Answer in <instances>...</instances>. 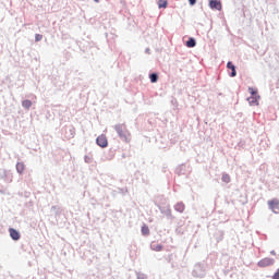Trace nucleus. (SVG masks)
<instances>
[{
    "label": "nucleus",
    "mask_w": 279,
    "mask_h": 279,
    "mask_svg": "<svg viewBox=\"0 0 279 279\" xmlns=\"http://www.w3.org/2000/svg\"><path fill=\"white\" fill-rule=\"evenodd\" d=\"M116 132L119 134L120 138H123L125 141V143H130L131 134L130 131H128V128H125V125H117Z\"/></svg>",
    "instance_id": "obj_1"
},
{
    "label": "nucleus",
    "mask_w": 279,
    "mask_h": 279,
    "mask_svg": "<svg viewBox=\"0 0 279 279\" xmlns=\"http://www.w3.org/2000/svg\"><path fill=\"white\" fill-rule=\"evenodd\" d=\"M250 93H251V97L247 98V101L251 106H258V99L259 96L256 93V90H254V88H248Z\"/></svg>",
    "instance_id": "obj_2"
},
{
    "label": "nucleus",
    "mask_w": 279,
    "mask_h": 279,
    "mask_svg": "<svg viewBox=\"0 0 279 279\" xmlns=\"http://www.w3.org/2000/svg\"><path fill=\"white\" fill-rule=\"evenodd\" d=\"M96 143L98 147L106 148L108 147V137L106 136V134H101L96 138Z\"/></svg>",
    "instance_id": "obj_3"
},
{
    "label": "nucleus",
    "mask_w": 279,
    "mask_h": 279,
    "mask_svg": "<svg viewBox=\"0 0 279 279\" xmlns=\"http://www.w3.org/2000/svg\"><path fill=\"white\" fill-rule=\"evenodd\" d=\"M258 267H270L274 265V258L265 257L257 263Z\"/></svg>",
    "instance_id": "obj_4"
},
{
    "label": "nucleus",
    "mask_w": 279,
    "mask_h": 279,
    "mask_svg": "<svg viewBox=\"0 0 279 279\" xmlns=\"http://www.w3.org/2000/svg\"><path fill=\"white\" fill-rule=\"evenodd\" d=\"M268 207L272 213H276V210H279V199L272 198L271 201H268Z\"/></svg>",
    "instance_id": "obj_5"
},
{
    "label": "nucleus",
    "mask_w": 279,
    "mask_h": 279,
    "mask_svg": "<svg viewBox=\"0 0 279 279\" xmlns=\"http://www.w3.org/2000/svg\"><path fill=\"white\" fill-rule=\"evenodd\" d=\"M9 234L13 241H19L21 239V233L14 228L9 229Z\"/></svg>",
    "instance_id": "obj_6"
},
{
    "label": "nucleus",
    "mask_w": 279,
    "mask_h": 279,
    "mask_svg": "<svg viewBox=\"0 0 279 279\" xmlns=\"http://www.w3.org/2000/svg\"><path fill=\"white\" fill-rule=\"evenodd\" d=\"M209 8H210L211 10L221 11V8H222L221 1H219V0H210V1H209Z\"/></svg>",
    "instance_id": "obj_7"
},
{
    "label": "nucleus",
    "mask_w": 279,
    "mask_h": 279,
    "mask_svg": "<svg viewBox=\"0 0 279 279\" xmlns=\"http://www.w3.org/2000/svg\"><path fill=\"white\" fill-rule=\"evenodd\" d=\"M227 69L231 70V77H236V68L234 66V64H232V62H228L227 63Z\"/></svg>",
    "instance_id": "obj_8"
},
{
    "label": "nucleus",
    "mask_w": 279,
    "mask_h": 279,
    "mask_svg": "<svg viewBox=\"0 0 279 279\" xmlns=\"http://www.w3.org/2000/svg\"><path fill=\"white\" fill-rule=\"evenodd\" d=\"M150 248L153 250V252H162L163 246L162 244L151 243Z\"/></svg>",
    "instance_id": "obj_9"
},
{
    "label": "nucleus",
    "mask_w": 279,
    "mask_h": 279,
    "mask_svg": "<svg viewBox=\"0 0 279 279\" xmlns=\"http://www.w3.org/2000/svg\"><path fill=\"white\" fill-rule=\"evenodd\" d=\"M184 204L183 203H178L175 206H174V210H177L178 213H184Z\"/></svg>",
    "instance_id": "obj_10"
},
{
    "label": "nucleus",
    "mask_w": 279,
    "mask_h": 279,
    "mask_svg": "<svg viewBox=\"0 0 279 279\" xmlns=\"http://www.w3.org/2000/svg\"><path fill=\"white\" fill-rule=\"evenodd\" d=\"M16 171L20 173H23V171H25V163L23 162H17L16 165Z\"/></svg>",
    "instance_id": "obj_11"
},
{
    "label": "nucleus",
    "mask_w": 279,
    "mask_h": 279,
    "mask_svg": "<svg viewBox=\"0 0 279 279\" xmlns=\"http://www.w3.org/2000/svg\"><path fill=\"white\" fill-rule=\"evenodd\" d=\"M22 106L23 108H26V110H29L32 108V102L31 100H23Z\"/></svg>",
    "instance_id": "obj_12"
},
{
    "label": "nucleus",
    "mask_w": 279,
    "mask_h": 279,
    "mask_svg": "<svg viewBox=\"0 0 279 279\" xmlns=\"http://www.w3.org/2000/svg\"><path fill=\"white\" fill-rule=\"evenodd\" d=\"M149 80H150L151 84H156V82H158V74H156V73L150 74Z\"/></svg>",
    "instance_id": "obj_13"
},
{
    "label": "nucleus",
    "mask_w": 279,
    "mask_h": 279,
    "mask_svg": "<svg viewBox=\"0 0 279 279\" xmlns=\"http://www.w3.org/2000/svg\"><path fill=\"white\" fill-rule=\"evenodd\" d=\"M142 234H144V236H148V234H149V227H147V225H144L142 227Z\"/></svg>",
    "instance_id": "obj_14"
},
{
    "label": "nucleus",
    "mask_w": 279,
    "mask_h": 279,
    "mask_svg": "<svg viewBox=\"0 0 279 279\" xmlns=\"http://www.w3.org/2000/svg\"><path fill=\"white\" fill-rule=\"evenodd\" d=\"M158 8H167L168 2L167 0H157Z\"/></svg>",
    "instance_id": "obj_15"
},
{
    "label": "nucleus",
    "mask_w": 279,
    "mask_h": 279,
    "mask_svg": "<svg viewBox=\"0 0 279 279\" xmlns=\"http://www.w3.org/2000/svg\"><path fill=\"white\" fill-rule=\"evenodd\" d=\"M196 43H195V39L193 38H190L187 41H186V47L189 48H193L195 47Z\"/></svg>",
    "instance_id": "obj_16"
},
{
    "label": "nucleus",
    "mask_w": 279,
    "mask_h": 279,
    "mask_svg": "<svg viewBox=\"0 0 279 279\" xmlns=\"http://www.w3.org/2000/svg\"><path fill=\"white\" fill-rule=\"evenodd\" d=\"M222 182H225L226 184H230V174H223Z\"/></svg>",
    "instance_id": "obj_17"
},
{
    "label": "nucleus",
    "mask_w": 279,
    "mask_h": 279,
    "mask_svg": "<svg viewBox=\"0 0 279 279\" xmlns=\"http://www.w3.org/2000/svg\"><path fill=\"white\" fill-rule=\"evenodd\" d=\"M35 40H36V43H40V40H43V35L36 34L35 35Z\"/></svg>",
    "instance_id": "obj_18"
},
{
    "label": "nucleus",
    "mask_w": 279,
    "mask_h": 279,
    "mask_svg": "<svg viewBox=\"0 0 279 279\" xmlns=\"http://www.w3.org/2000/svg\"><path fill=\"white\" fill-rule=\"evenodd\" d=\"M272 279H279V268L277 271L274 274Z\"/></svg>",
    "instance_id": "obj_19"
},
{
    "label": "nucleus",
    "mask_w": 279,
    "mask_h": 279,
    "mask_svg": "<svg viewBox=\"0 0 279 279\" xmlns=\"http://www.w3.org/2000/svg\"><path fill=\"white\" fill-rule=\"evenodd\" d=\"M190 1V5H195L197 3V0H189Z\"/></svg>",
    "instance_id": "obj_20"
},
{
    "label": "nucleus",
    "mask_w": 279,
    "mask_h": 279,
    "mask_svg": "<svg viewBox=\"0 0 279 279\" xmlns=\"http://www.w3.org/2000/svg\"><path fill=\"white\" fill-rule=\"evenodd\" d=\"M96 3H99V0H94Z\"/></svg>",
    "instance_id": "obj_21"
}]
</instances>
